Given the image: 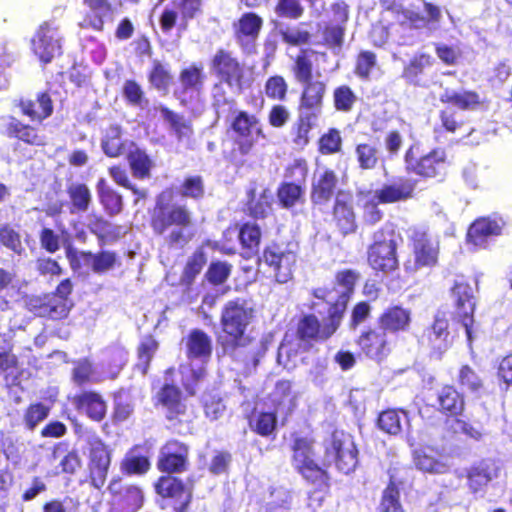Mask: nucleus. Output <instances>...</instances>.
Returning <instances> with one entry per match:
<instances>
[{"label":"nucleus","instance_id":"1","mask_svg":"<svg viewBox=\"0 0 512 512\" xmlns=\"http://www.w3.org/2000/svg\"><path fill=\"white\" fill-rule=\"evenodd\" d=\"M291 465L307 485L313 487L307 493L304 512H316L322 507L331 487V475L326 465H320L315 449V439L293 434L290 444Z\"/></svg>","mask_w":512,"mask_h":512},{"label":"nucleus","instance_id":"2","mask_svg":"<svg viewBox=\"0 0 512 512\" xmlns=\"http://www.w3.org/2000/svg\"><path fill=\"white\" fill-rule=\"evenodd\" d=\"M194 224L193 212L187 205L172 202L165 192L156 196L150 210L149 225L154 235L167 234L165 241L169 247H185L194 237L190 232Z\"/></svg>","mask_w":512,"mask_h":512},{"label":"nucleus","instance_id":"3","mask_svg":"<svg viewBox=\"0 0 512 512\" xmlns=\"http://www.w3.org/2000/svg\"><path fill=\"white\" fill-rule=\"evenodd\" d=\"M254 316L253 308L245 299L236 298L225 303L221 310L220 331L216 342L224 355L234 357L236 352L249 346L253 338L246 332Z\"/></svg>","mask_w":512,"mask_h":512},{"label":"nucleus","instance_id":"4","mask_svg":"<svg viewBox=\"0 0 512 512\" xmlns=\"http://www.w3.org/2000/svg\"><path fill=\"white\" fill-rule=\"evenodd\" d=\"M311 53L312 51L308 49H301L293 58L291 72L295 81L302 85L298 111L313 113L315 116L320 117L327 86L324 81L313 80L314 66Z\"/></svg>","mask_w":512,"mask_h":512},{"label":"nucleus","instance_id":"5","mask_svg":"<svg viewBox=\"0 0 512 512\" xmlns=\"http://www.w3.org/2000/svg\"><path fill=\"white\" fill-rule=\"evenodd\" d=\"M466 395L452 383L442 384L434 393L432 407L436 412L451 419L458 426L461 433L480 440L484 434L483 423L479 420H465Z\"/></svg>","mask_w":512,"mask_h":512},{"label":"nucleus","instance_id":"6","mask_svg":"<svg viewBox=\"0 0 512 512\" xmlns=\"http://www.w3.org/2000/svg\"><path fill=\"white\" fill-rule=\"evenodd\" d=\"M343 317L327 305L326 316L321 321L313 313L299 316L294 327L295 352L311 351L318 342L330 339L340 328Z\"/></svg>","mask_w":512,"mask_h":512},{"label":"nucleus","instance_id":"7","mask_svg":"<svg viewBox=\"0 0 512 512\" xmlns=\"http://www.w3.org/2000/svg\"><path fill=\"white\" fill-rule=\"evenodd\" d=\"M410 255L404 260L403 268L408 274L423 269H433L439 264L440 239L428 228L413 227L408 234Z\"/></svg>","mask_w":512,"mask_h":512},{"label":"nucleus","instance_id":"8","mask_svg":"<svg viewBox=\"0 0 512 512\" xmlns=\"http://www.w3.org/2000/svg\"><path fill=\"white\" fill-rule=\"evenodd\" d=\"M327 469L333 463L338 471L350 474L355 471L359 463V450L354 436L340 428L331 431L330 436L323 443Z\"/></svg>","mask_w":512,"mask_h":512},{"label":"nucleus","instance_id":"9","mask_svg":"<svg viewBox=\"0 0 512 512\" xmlns=\"http://www.w3.org/2000/svg\"><path fill=\"white\" fill-rule=\"evenodd\" d=\"M396 232L390 227H380L372 236L367 248V263L376 273L389 274L399 267Z\"/></svg>","mask_w":512,"mask_h":512},{"label":"nucleus","instance_id":"10","mask_svg":"<svg viewBox=\"0 0 512 512\" xmlns=\"http://www.w3.org/2000/svg\"><path fill=\"white\" fill-rule=\"evenodd\" d=\"M230 129L234 133L233 147L229 153L230 160L237 162L249 155L257 139H266L260 119L246 110H239L234 115Z\"/></svg>","mask_w":512,"mask_h":512},{"label":"nucleus","instance_id":"11","mask_svg":"<svg viewBox=\"0 0 512 512\" xmlns=\"http://www.w3.org/2000/svg\"><path fill=\"white\" fill-rule=\"evenodd\" d=\"M211 74L232 92L242 93L250 84L245 64L230 50L218 48L209 61Z\"/></svg>","mask_w":512,"mask_h":512},{"label":"nucleus","instance_id":"12","mask_svg":"<svg viewBox=\"0 0 512 512\" xmlns=\"http://www.w3.org/2000/svg\"><path fill=\"white\" fill-rule=\"evenodd\" d=\"M405 170L422 179L442 181L448 174L450 161L445 149L435 147L419 155L414 145L409 146L404 154Z\"/></svg>","mask_w":512,"mask_h":512},{"label":"nucleus","instance_id":"13","mask_svg":"<svg viewBox=\"0 0 512 512\" xmlns=\"http://www.w3.org/2000/svg\"><path fill=\"white\" fill-rule=\"evenodd\" d=\"M359 278L360 274L353 269L339 270L335 274V282L337 285L342 286L344 290H339L336 287H322L314 289L312 295L325 302L344 318L348 303L354 293Z\"/></svg>","mask_w":512,"mask_h":512},{"label":"nucleus","instance_id":"14","mask_svg":"<svg viewBox=\"0 0 512 512\" xmlns=\"http://www.w3.org/2000/svg\"><path fill=\"white\" fill-rule=\"evenodd\" d=\"M403 29L423 30L436 28L442 20L441 8L430 1H423V11L411 5H392L388 7Z\"/></svg>","mask_w":512,"mask_h":512},{"label":"nucleus","instance_id":"15","mask_svg":"<svg viewBox=\"0 0 512 512\" xmlns=\"http://www.w3.org/2000/svg\"><path fill=\"white\" fill-rule=\"evenodd\" d=\"M87 479L90 486L101 489L109 474L113 450L99 436L87 439Z\"/></svg>","mask_w":512,"mask_h":512},{"label":"nucleus","instance_id":"16","mask_svg":"<svg viewBox=\"0 0 512 512\" xmlns=\"http://www.w3.org/2000/svg\"><path fill=\"white\" fill-rule=\"evenodd\" d=\"M0 133L9 139H14L13 151L21 153L24 149L22 145L28 147H44L47 144V138L42 129L37 126L24 123L15 116L9 115L2 118Z\"/></svg>","mask_w":512,"mask_h":512},{"label":"nucleus","instance_id":"17","mask_svg":"<svg viewBox=\"0 0 512 512\" xmlns=\"http://www.w3.org/2000/svg\"><path fill=\"white\" fill-rule=\"evenodd\" d=\"M66 258L70 268L79 272L85 265H90L91 270L98 275L105 274L120 265L117 252L101 249L96 253L90 250H77L71 246L65 250Z\"/></svg>","mask_w":512,"mask_h":512},{"label":"nucleus","instance_id":"18","mask_svg":"<svg viewBox=\"0 0 512 512\" xmlns=\"http://www.w3.org/2000/svg\"><path fill=\"white\" fill-rule=\"evenodd\" d=\"M155 405L161 406L166 420L173 426L192 422L186 399L181 389L174 384L162 385L157 393Z\"/></svg>","mask_w":512,"mask_h":512},{"label":"nucleus","instance_id":"19","mask_svg":"<svg viewBox=\"0 0 512 512\" xmlns=\"http://www.w3.org/2000/svg\"><path fill=\"white\" fill-rule=\"evenodd\" d=\"M155 405L161 406L166 420L173 426L192 422L186 399L181 389L174 384L162 385L157 393Z\"/></svg>","mask_w":512,"mask_h":512},{"label":"nucleus","instance_id":"20","mask_svg":"<svg viewBox=\"0 0 512 512\" xmlns=\"http://www.w3.org/2000/svg\"><path fill=\"white\" fill-rule=\"evenodd\" d=\"M261 259L269 267L277 283L285 284L293 279L298 261L294 251L272 243L263 249Z\"/></svg>","mask_w":512,"mask_h":512},{"label":"nucleus","instance_id":"21","mask_svg":"<svg viewBox=\"0 0 512 512\" xmlns=\"http://www.w3.org/2000/svg\"><path fill=\"white\" fill-rule=\"evenodd\" d=\"M358 353L368 359L381 362L392 351L388 334L378 325L364 327L355 338Z\"/></svg>","mask_w":512,"mask_h":512},{"label":"nucleus","instance_id":"22","mask_svg":"<svg viewBox=\"0 0 512 512\" xmlns=\"http://www.w3.org/2000/svg\"><path fill=\"white\" fill-rule=\"evenodd\" d=\"M72 307L73 303H65L51 292L30 295L25 298V308L30 313L52 321L66 319Z\"/></svg>","mask_w":512,"mask_h":512},{"label":"nucleus","instance_id":"23","mask_svg":"<svg viewBox=\"0 0 512 512\" xmlns=\"http://www.w3.org/2000/svg\"><path fill=\"white\" fill-rule=\"evenodd\" d=\"M156 468L163 475L185 473L189 468V447L178 440L167 441L160 448Z\"/></svg>","mask_w":512,"mask_h":512},{"label":"nucleus","instance_id":"24","mask_svg":"<svg viewBox=\"0 0 512 512\" xmlns=\"http://www.w3.org/2000/svg\"><path fill=\"white\" fill-rule=\"evenodd\" d=\"M500 466L494 458H483L465 469L464 477L469 492L483 496L492 481L498 478Z\"/></svg>","mask_w":512,"mask_h":512},{"label":"nucleus","instance_id":"25","mask_svg":"<svg viewBox=\"0 0 512 512\" xmlns=\"http://www.w3.org/2000/svg\"><path fill=\"white\" fill-rule=\"evenodd\" d=\"M451 295L454 299V318L465 328L467 339L471 342L475 311L472 287L466 281H455L451 288Z\"/></svg>","mask_w":512,"mask_h":512},{"label":"nucleus","instance_id":"26","mask_svg":"<svg viewBox=\"0 0 512 512\" xmlns=\"http://www.w3.org/2000/svg\"><path fill=\"white\" fill-rule=\"evenodd\" d=\"M505 225V220L500 216L478 217L467 229L466 243L474 249H486L489 239L501 236Z\"/></svg>","mask_w":512,"mask_h":512},{"label":"nucleus","instance_id":"27","mask_svg":"<svg viewBox=\"0 0 512 512\" xmlns=\"http://www.w3.org/2000/svg\"><path fill=\"white\" fill-rule=\"evenodd\" d=\"M155 493L163 499H173L179 504L173 507V512H187L193 499L192 489L175 475H161L153 484Z\"/></svg>","mask_w":512,"mask_h":512},{"label":"nucleus","instance_id":"28","mask_svg":"<svg viewBox=\"0 0 512 512\" xmlns=\"http://www.w3.org/2000/svg\"><path fill=\"white\" fill-rule=\"evenodd\" d=\"M58 27L49 21H44L38 27L31 39L34 54L44 64L50 63L56 55L61 54V44L57 38Z\"/></svg>","mask_w":512,"mask_h":512},{"label":"nucleus","instance_id":"29","mask_svg":"<svg viewBox=\"0 0 512 512\" xmlns=\"http://www.w3.org/2000/svg\"><path fill=\"white\" fill-rule=\"evenodd\" d=\"M423 344L430 350V356L441 359L451 347L452 338L449 332V318L446 312H437L431 326L423 335Z\"/></svg>","mask_w":512,"mask_h":512},{"label":"nucleus","instance_id":"30","mask_svg":"<svg viewBox=\"0 0 512 512\" xmlns=\"http://www.w3.org/2000/svg\"><path fill=\"white\" fill-rule=\"evenodd\" d=\"M108 492L116 501L117 508L137 512L144 505V493L136 484H123L120 478H114L108 485Z\"/></svg>","mask_w":512,"mask_h":512},{"label":"nucleus","instance_id":"31","mask_svg":"<svg viewBox=\"0 0 512 512\" xmlns=\"http://www.w3.org/2000/svg\"><path fill=\"white\" fill-rule=\"evenodd\" d=\"M330 224L343 237L358 230L357 215L349 198L336 197L330 211Z\"/></svg>","mask_w":512,"mask_h":512},{"label":"nucleus","instance_id":"32","mask_svg":"<svg viewBox=\"0 0 512 512\" xmlns=\"http://www.w3.org/2000/svg\"><path fill=\"white\" fill-rule=\"evenodd\" d=\"M412 312L401 304L389 305L377 318V325L387 334L398 335L410 330Z\"/></svg>","mask_w":512,"mask_h":512},{"label":"nucleus","instance_id":"33","mask_svg":"<svg viewBox=\"0 0 512 512\" xmlns=\"http://www.w3.org/2000/svg\"><path fill=\"white\" fill-rule=\"evenodd\" d=\"M87 229L97 239L100 247L118 242L125 232L122 226L113 224L102 214L92 212L87 215Z\"/></svg>","mask_w":512,"mask_h":512},{"label":"nucleus","instance_id":"34","mask_svg":"<svg viewBox=\"0 0 512 512\" xmlns=\"http://www.w3.org/2000/svg\"><path fill=\"white\" fill-rule=\"evenodd\" d=\"M120 471L125 476H144L151 469L149 447L135 444L125 453L120 461Z\"/></svg>","mask_w":512,"mask_h":512},{"label":"nucleus","instance_id":"35","mask_svg":"<svg viewBox=\"0 0 512 512\" xmlns=\"http://www.w3.org/2000/svg\"><path fill=\"white\" fill-rule=\"evenodd\" d=\"M416 183L414 180L398 177L391 183H386L375 191L374 197L378 204L404 202L414 195Z\"/></svg>","mask_w":512,"mask_h":512},{"label":"nucleus","instance_id":"36","mask_svg":"<svg viewBox=\"0 0 512 512\" xmlns=\"http://www.w3.org/2000/svg\"><path fill=\"white\" fill-rule=\"evenodd\" d=\"M338 176L332 169L326 168L316 176L311 184L310 200L313 206H325L335 195Z\"/></svg>","mask_w":512,"mask_h":512},{"label":"nucleus","instance_id":"37","mask_svg":"<svg viewBox=\"0 0 512 512\" xmlns=\"http://www.w3.org/2000/svg\"><path fill=\"white\" fill-rule=\"evenodd\" d=\"M72 402L78 411H83L94 422H101L106 417L107 403L96 391H82L74 395Z\"/></svg>","mask_w":512,"mask_h":512},{"label":"nucleus","instance_id":"38","mask_svg":"<svg viewBox=\"0 0 512 512\" xmlns=\"http://www.w3.org/2000/svg\"><path fill=\"white\" fill-rule=\"evenodd\" d=\"M263 27V19L254 12L243 13L234 24V37L237 43L244 47L254 43Z\"/></svg>","mask_w":512,"mask_h":512},{"label":"nucleus","instance_id":"39","mask_svg":"<svg viewBox=\"0 0 512 512\" xmlns=\"http://www.w3.org/2000/svg\"><path fill=\"white\" fill-rule=\"evenodd\" d=\"M179 82L181 88L174 92V95L179 99L182 106L188 104L187 100L182 97L189 91L200 93L203 89L205 82V74L203 72V65L193 63L183 68L179 73Z\"/></svg>","mask_w":512,"mask_h":512},{"label":"nucleus","instance_id":"40","mask_svg":"<svg viewBox=\"0 0 512 512\" xmlns=\"http://www.w3.org/2000/svg\"><path fill=\"white\" fill-rule=\"evenodd\" d=\"M82 2L89 12L84 15L79 26L101 32L104 29L105 17L113 12L112 3L109 0H82Z\"/></svg>","mask_w":512,"mask_h":512},{"label":"nucleus","instance_id":"41","mask_svg":"<svg viewBox=\"0 0 512 512\" xmlns=\"http://www.w3.org/2000/svg\"><path fill=\"white\" fill-rule=\"evenodd\" d=\"M434 64L433 57L428 53L415 54L404 66L402 77L414 86L427 87L428 80L425 77L426 69Z\"/></svg>","mask_w":512,"mask_h":512},{"label":"nucleus","instance_id":"42","mask_svg":"<svg viewBox=\"0 0 512 512\" xmlns=\"http://www.w3.org/2000/svg\"><path fill=\"white\" fill-rule=\"evenodd\" d=\"M439 101L462 111L477 110L484 104L480 95L474 90L455 91L448 88L440 94Z\"/></svg>","mask_w":512,"mask_h":512},{"label":"nucleus","instance_id":"43","mask_svg":"<svg viewBox=\"0 0 512 512\" xmlns=\"http://www.w3.org/2000/svg\"><path fill=\"white\" fill-rule=\"evenodd\" d=\"M272 210V195L268 189H263L257 195L255 188H249L246 191V201L243 206L245 214L251 218L265 219Z\"/></svg>","mask_w":512,"mask_h":512},{"label":"nucleus","instance_id":"44","mask_svg":"<svg viewBox=\"0 0 512 512\" xmlns=\"http://www.w3.org/2000/svg\"><path fill=\"white\" fill-rule=\"evenodd\" d=\"M18 107L23 115L39 122L53 113V101L48 92L38 93L35 100L21 98Z\"/></svg>","mask_w":512,"mask_h":512},{"label":"nucleus","instance_id":"45","mask_svg":"<svg viewBox=\"0 0 512 512\" xmlns=\"http://www.w3.org/2000/svg\"><path fill=\"white\" fill-rule=\"evenodd\" d=\"M68 208L71 214L87 212L93 204L90 187L84 182H72L66 187Z\"/></svg>","mask_w":512,"mask_h":512},{"label":"nucleus","instance_id":"46","mask_svg":"<svg viewBox=\"0 0 512 512\" xmlns=\"http://www.w3.org/2000/svg\"><path fill=\"white\" fill-rule=\"evenodd\" d=\"M96 191L99 203L107 216L115 217L123 212V196L118 191L110 187L104 178H100L97 181Z\"/></svg>","mask_w":512,"mask_h":512},{"label":"nucleus","instance_id":"47","mask_svg":"<svg viewBox=\"0 0 512 512\" xmlns=\"http://www.w3.org/2000/svg\"><path fill=\"white\" fill-rule=\"evenodd\" d=\"M318 119L313 113L299 112L290 129L291 142L296 148L304 149L310 143V133Z\"/></svg>","mask_w":512,"mask_h":512},{"label":"nucleus","instance_id":"48","mask_svg":"<svg viewBox=\"0 0 512 512\" xmlns=\"http://www.w3.org/2000/svg\"><path fill=\"white\" fill-rule=\"evenodd\" d=\"M212 355V340L201 329H192L186 337V356L188 359L207 360Z\"/></svg>","mask_w":512,"mask_h":512},{"label":"nucleus","instance_id":"49","mask_svg":"<svg viewBox=\"0 0 512 512\" xmlns=\"http://www.w3.org/2000/svg\"><path fill=\"white\" fill-rule=\"evenodd\" d=\"M408 423V412L401 408H387L377 417L378 428L389 435H399L403 425Z\"/></svg>","mask_w":512,"mask_h":512},{"label":"nucleus","instance_id":"50","mask_svg":"<svg viewBox=\"0 0 512 512\" xmlns=\"http://www.w3.org/2000/svg\"><path fill=\"white\" fill-rule=\"evenodd\" d=\"M159 347V341L152 334L144 335L140 339L136 347L137 361L135 363V369L143 376L148 374L151 362L158 352Z\"/></svg>","mask_w":512,"mask_h":512},{"label":"nucleus","instance_id":"51","mask_svg":"<svg viewBox=\"0 0 512 512\" xmlns=\"http://www.w3.org/2000/svg\"><path fill=\"white\" fill-rule=\"evenodd\" d=\"M247 420L250 430L256 435L270 437L276 432L278 418L275 411L253 410Z\"/></svg>","mask_w":512,"mask_h":512},{"label":"nucleus","instance_id":"52","mask_svg":"<svg viewBox=\"0 0 512 512\" xmlns=\"http://www.w3.org/2000/svg\"><path fill=\"white\" fill-rule=\"evenodd\" d=\"M278 204L283 209H292L304 203L305 187L301 183L283 181L276 190Z\"/></svg>","mask_w":512,"mask_h":512},{"label":"nucleus","instance_id":"53","mask_svg":"<svg viewBox=\"0 0 512 512\" xmlns=\"http://www.w3.org/2000/svg\"><path fill=\"white\" fill-rule=\"evenodd\" d=\"M206 263L207 255L204 248L197 247L186 260L181 273V284L187 287L191 286L195 282L197 276L201 273Z\"/></svg>","mask_w":512,"mask_h":512},{"label":"nucleus","instance_id":"54","mask_svg":"<svg viewBox=\"0 0 512 512\" xmlns=\"http://www.w3.org/2000/svg\"><path fill=\"white\" fill-rule=\"evenodd\" d=\"M457 383L472 394H480L485 390V380L480 373L469 364H462L457 373Z\"/></svg>","mask_w":512,"mask_h":512},{"label":"nucleus","instance_id":"55","mask_svg":"<svg viewBox=\"0 0 512 512\" xmlns=\"http://www.w3.org/2000/svg\"><path fill=\"white\" fill-rule=\"evenodd\" d=\"M377 512H407L401 501L400 489L392 478L382 490Z\"/></svg>","mask_w":512,"mask_h":512},{"label":"nucleus","instance_id":"56","mask_svg":"<svg viewBox=\"0 0 512 512\" xmlns=\"http://www.w3.org/2000/svg\"><path fill=\"white\" fill-rule=\"evenodd\" d=\"M356 92L347 84L336 86L332 91V103L336 112L351 113L358 103Z\"/></svg>","mask_w":512,"mask_h":512},{"label":"nucleus","instance_id":"57","mask_svg":"<svg viewBox=\"0 0 512 512\" xmlns=\"http://www.w3.org/2000/svg\"><path fill=\"white\" fill-rule=\"evenodd\" d=\"M127 161L135 178L147 179L151 176L154 162L144 150L135 148L129 151Z\"/></svg>","mask_w":512,"mask_h":512},{"label":"nucleus","instance_id":"58","mask_svg":"<svg viewBox=\"0 0 512 512\" xmlns=\"http://www.w3.org/2000/svg\"><path fill=\"white\" fill-rule=\"evenodd\" d=\"M134 413L132 398L124 391L113 394V410L110 416L113 425H119L129 420Z\"/></svg>","mask_w":512,"mask_h":512},{"label":"nucleus","instance_id":"59","mask_svg":"<svg viewBox=\"0 0 512 512\" xmlns=\"http://www.w3.org/2000/svg\"><path fill=\"white\" fill-rule=\"evenodd\" d=\"M63 447H65V453L58 464L59 473L73 476L81 470L83 466L82 458L77 449L72 448L68 450L65 443H58L54 446L53 456L56 457L57 451L61 450Z\"/></svg>","mask_w":512,"mask_h":512},{"label":"nucleus","instance_id":"60","mask_svg":"<svg viewBox=\"0 0 512 512\" xmlns=\"http://www.w3.org/2000/svg\"><path fill=\"white\" fill-rule=\"evenodd\" d=\"M122 130L117 124L110 125L102 139L103 152L111 158L120 156L124 152V142L121 140Z\"/></svg>","mask_w":512,"mask_h":512},{"label":"nucleus","instance_id":"61","mask_svg":"<svg viewBox=\"0 0 512 512\" xmlns=\"http://www.w3.org/2000/svg\"><path fill=\"white\" fill-rule=\"evenodd\" d=\"M179 371L181 374L182 387L188 395L194 396L200 382L206 377V369L204 367L195 369L189 365H181Z\"/></svg>","mask_w":512,"mask_h":512},{"label":"nucleus","instance_id":"62","mask_svg":"<svg viewBox=\"0 0 512 512\" xmlns=\"http://www.w3.org/2000/svg\"><path fill=\"white\" fill-rule=\"evenodd\" d=\"M239 241L243 249L255 254L261 243V230L255 223H244L239 228Z\"/></svg>","mask_w":512,"mask_h":512},{"label":"nucleus","instance_id":"63","mask_svg":"<svg viewBox=\"0 0 512 512\" xmlns=\"http://www.w3.org/2000/svg\"><path fill=\"white\" fill-rule=\"evenodd\" d=\"M346 28L326 22L321 30V45L331 50H340L344 44Z\"/></svg>","mask_w":512,"mask_h":512},{"label":"nucleus","instance_id":"64","mask_svg":"<svg viewBox=\"0 0 512 512\" xmlns=\"http://www.w3.org/2000/svg\"><path fill=\"white\" fill-rule=\"evenodd\" d=\"M355 156L362 170H373L379 163L378 148L369 143H359L355 146Z\"/></svg>","mask_w":512,"mask_h":512}]
</instances>
